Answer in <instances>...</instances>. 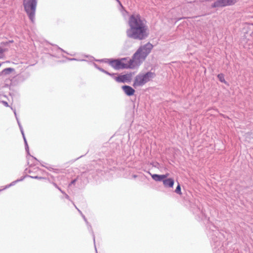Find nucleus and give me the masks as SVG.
I'll return each instance as SVG.
<instances>
[{
    "mask_svg": "<svg viewBox=\"0 0 253 253\" xmlns=\"http://www.w3.org/2000/svg\"><path fill=\"white\" fill-rule=\"evenodd\" d=\"M76 180V179H75V180H73V181L71 182V184H74V183L75 182Z\"/></svg>",
    "mask_w": 253,
    "mask_h": 253,
    "instance_id": "nucleus-15",
    "label": "nucleus"
},
{
    "mask_svg": "<svg viewBox=\"0 0 253 253\" xmlns=\"http://www.w3.org/2000/svg\"><path fill=\"white\" fill-rule=\"evenodd\" d=\"M109 65L116 70L122 69H133V66L130 62V59L122 58L121 59L110 60Z\"/></svg>",
    "mask_w": 253,
    "mask_h": 253,
    "instance_id": "nucleus-4",
    "label": "nucleus"
},
{
    "mask_svg": "<svg viewBox=\"0 0 253 253\" xmlns=\"http://www.w3.org/2000/svg\"><path fill=\"white\" fill-rule=\"evenodd\" d=\"M23 4L24 10L29 18L33 22L37 4L36 0H23Z\"/></svg>",
    "mask_w": 253,
    "mask_h": 253,
    "instance_id": "nucleus-3",
    "label": "nucleus"
},
{
    "mask_svg": "<svg viewBox=\"0 0 253 253\" xmlns=\"http://www.w3.org/2000/svg\"><path fill=\"white\" fill-rule=\"evenodd\" d=\"M152 48L153 45L150 43H147L138 48L133 55L132 59H130V62L133 66V68L138 67L143 62Z\"/></svg>",
    "mask_w": 253,
    "mask_h": 253,
    "instance_id": "nucleus-2",
    "label": "nucleus"
},
{
    "mask_svg": "<svg viewBox=\"0 0 253 253\" xmlns=\"http://www.w3.org/2000/svg\"><path fill=\"white\" fill-rule=\"evenodd\" d=\"M154 76L155 74L151 72H147L145 74L138 75L135 77L133 85L134 87L142 86L150 81Z\"/></svg>",
    "mask_w": 253,
    "mask_h": 253,
    "instance_id": "nucleus-5",
    "label": "nucleus"
},
{
    "mask_svg": "<svg viewBox=\"0 0 253 253\" xmlns=\"http://www.w3.org/2000/svg\"><path fill=\"white\" fill-rule=\"evenodd\" d=\"M238 0H216L211 5V7H222L235 4Z\"/></svg>",
    "mask_w": 253,
    "mask_h": 253,
    "instance_id": "nucleus-6",
    "label": "nucleus"
},
{
    "mask_svg": "<svg viewBox=\"0 0 253 253\" xmlns=\"http://www.w3.org/2000/svg\"><path fill=\"white\" fill-rule=\"evenodd\" d=\"M129 28L126 31L128 38L142 40L148 36V27L146 21L141 18L139 14L131 15L128 20Z\"/></svg>",
    "mask_w": 253,
    "mask_h": 253,
    "instance_id": "nucleus-1",
    "label": "nucleus"
},
{
    "mask_svg": "<svg viewBox=\"0 0 253 253\" xmlns=\"http://www.w3.org/2000/svg\"><path fill=\"white\" fill-rule=\"evenodd\" d=\"M217 78L218 79H219V80L222 82V83H226V81L224 79V76L223 75V74H219L217 75Z\"/></svg>",
    "mask_w": 253,
    "mask_h": 253,
    "instance_id": "nucleus-12",
    "label": "nucleus"
},
{
    "mask_svg": "<svg viewBox=\"0 0 253 253\" xmlns=\"http://www.w3.org/2000/svg\"><path fill=\"white\" fill-rule=\"evenodd\" d=\"M132 74L131 73L125 75H121L114 78L115 80L118 83L129 82L131 80Z\"/></svg>",
    "mask_w": 253,
    "mask_h": 253,
    "instance_id": "nucleus-7",
    "label": "nucleus"
},
{
    "mask_svg": "<svg viewBox=\"0 0 253 253\" xmlns=\"http://www.w3.org/2000/svg\"><path fill=\"white\" fill-rule=\"evenodd\" d=\"M122 89L125 93L128 96H131L133 95L135 92V90L132 87L128 85L123 86Z\"/></svg>",
    "mask_w": 253,
    "mask_h": 253,
    "instance_id": "nucleus-10",
    "label": "nucleus"
},
{
    "mask_svg": "<svg viewBox=\"0 0 253 253\" xmlns=\"http://www.w3.org/2000/svg\"><path fill=\"white\" fill-rule=\"evenodd\" d=\"M169 175V173H166L165 174L159 175L157 174H151L152 178L156 181H161L164 178H167Z\"/></svg>",
    "mask_w": 253,
    "mask_h": 253,
    "instance_id": "nucleus-8",
    "label": "nucleus"
},
{
    "mask_svg": "<svg viewBox=\"0 0 253 253\" xmlns=\"http://www.w3.org/2000/svg\"><path fill=\"white\" fill-rule=\"evenodd\" d=\"M117 0V1L119 3V4H120V5H122V4H121V2L120 1V0Z\"/></svg>",
    "mask_w": 253,
    "mask_h": 253,
    "instance_id": "nucleus-19",
    "label": "nucleus"
},
{
    "mask_svg": "<svg viewBox=\"0 0 253 253\" xmlns=\"http://www.w3.org/2000/svg\"><path fill=\"white\" fill-rule=\"evenodd\" d=\"M175 192L180 195H182L180 185L179 183L178 184V185L175 189Z\"/></svg>",
    "mask_w": 253,
    "mask_h": 253,
    "instance_id": "nucleus-13",
    "label": "nucleus"
},
{
    "mask_svg": "<svg viewBox=\"0 0 253 253\" xmlns=\"http://www.w3.org/2000/svg\"><path fill=\"white\" fill-rule=\"evenodd\" d=\"M5 51V49H2L0 47V59L4 57V52Z\"/></svg>",
    "mask_w": 253,
    "mask_h": 253,
    "instance_id": "nucleus-14",
    "label": "nucleus"
},
{
    "mask_svg": "<svg viewBox=\"0 0 253 253\" xmlns=\"http://www.w3.org/2000/svg\"><path fill=\"white\" fill-rule=\"evenodd\" d=\"M4 105H6V106H8V104H7V102H4Z\"/></svg>",
    "mask_w": 253,
    "mask_h": 253,
    "instance_id": "nucleus-17",
    "label": "nucleus"
},
{
    "mask_svg": "<svg viewBox=\"0 0 253 253\" xmlns=\"http://www.w3.org/2000/svg\"><path fill=\"white\" fill-rule=\"evenodd\" d=\"M33 177L34 178H36V179H37V178L41 179L42 178V177H38V176H35V177Z\"/></svg>",
    "mask_w": 253,
    "mask_h": 253,
    "instance_id": "nucleus-16",
    "label": "nucleus"
},
{
    "mask_svg": "<svg viewBox=\"0 0 253 253\" xmlns=\"http://www.w3.org/2000/svg\"><path fill=\"white\" fill-rule=\"evenodd\" d=\"M174 183V179L172 178H164L163 180V183L165 187L172 188Z\"/></svg>",
    "mask_w": 253,
    "mask_h": 253,
    "instance_id": "nucleus-9",
    "label": "nucleus"
},
{
    "mask_svg": "<svg viewBox=\"0 0 253 253\" xmlns=\"http://www.w3.org/2000/svg\"><path fill=\"white\" fill-rule=\"evenodd\" d=\"M117 0V1L119 3V4H120V5H122V4H121V2L120 1V0Z\"/></svg>",
    "mask_w": 253,
    "mask_h": 253,
    "instance_id": "nucleus-18",
    "label": "nucleus"
},
{
    "mask_svg": "<svg viewBox=\"0 0 253 253\" xmlns=\"http://www.w3.org/2000/svg\"><path fill=\"white\" fill-rule=\"evenodd\" d=\"M14 71V69L12 68H7L5 69H4L1 72V74L2 75H7L11 72H13Z\"/></svg>",
    "mask_w": 253,
    "mask_h": 253,
    "instance_id": "nucleus-11",
    "label": "nucleus"
}]
</instances>
